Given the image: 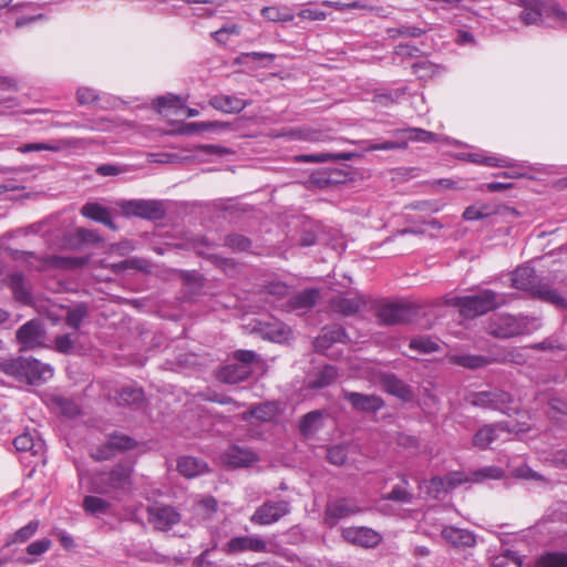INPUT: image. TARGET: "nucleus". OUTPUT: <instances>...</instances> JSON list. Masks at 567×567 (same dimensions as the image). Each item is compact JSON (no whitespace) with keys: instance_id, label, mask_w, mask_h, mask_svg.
<instances>
[{"instance_id":"1","label":"nucleus","mask_w":567,"mask_h":567,"mask_svg":"<svg viewBox=\"0 0 567 567\" xmlns=\"http://www.w3.org/2000/svg\"><path fill=\"white\" fill-rule=\"evenodd\" d=\"M505 303V295L491 289L480 290L476 295L452 297L447 300V305L457 307L461 315L467 318L485 315Z\"/></svg>"},{"instance_id":"2","label":"nucleus","mask_w":567,"mask_h":567,"mask_svg":"<svg viewBox=\"0 0 567 567\" xmlns=\"http://www.w3.org/2000/svg\"><path fill=\"white\" fill-rule=\"evenodd\" d=\"M519 3L523 7L519 18L525 25L542 23L544 19H551L559 25L567 23V12L556 3L540 0H519Z\"/></svg>"},{"instance_id":"3","label":"nucleus","mask_w":567,"mask_h":567,"mask_svg":"<svg viewBox=\"0 0 567 567\" xmlns=\"http://www.w3.org/2000/svg\"><path fill=\"white\" fill-rule=\"evenodd\" d=\"M133 470L127 464H116L110 472L100 473L92 480V489L97 494H110L115 491H128L132 485Z\"/></svg>"},{"instance_id":"4","label":"nucleus","mask_w":567,"mask_h":567,"mask_svg":"<svg viewBox=\"0 0 567 567\" xmlns=\"http://www.w3.org/2000/svg\"><path fill=\"white\" fill-rule=\"evenodd\" d=\"M532 319L525 316H513L508 313L496 315L491 318L487 332L499 339L512 338L529 330Z\"/></svg>"},{"instance_id":"5","label":"nucleus","mask_w":567,"mask_h":567,"mask_svg":"<svg viewBox=\"0 0 567 567\" xmlns=\"http://www.w3.org/2000/svg\"><path fill=\"white\" fill-rule=\"evenodd\" d=\"M470 402L474 406L499 411L507 415L516 412V409L512 406L514 402L512 394L499 389L473 393Z\"/></svg>"},{"instance_id":"6","label":"nucleus","mask_w":567,"mask_h":567,"mask_svg":"<svg viewBox=\"0 0 567 567\" xmlns=\"http://www.w3.org/2000/svg\"><path fill=\"white\" fill-rule=\"evenodd\" d=\"M122 214L126 217H140L150 220H159L165 216L162 202L153 199L123 200L118 204Z\"/></svg>"},{"instance_id":"7","label":"nucleus","mask_w":567,"mask_h":567,"mask_svg":"<svg viewBox=\"0 0 567 567\" xmlns=\"http://www.w3.org/2000/svg\"><path fill=\"white\" fill-rule=\"evenodd\" d=\"M16 337L21 350H33L45 346L47 332L40 320H29L17 330Z\"/></svg>"},{"instance_id":"8","label":"nucleus","mask_w":567,"mask_h":567,"mask_svg":"<svg viewBox=\"0 0 567 567\" xmlns=\"http://www.w3.org/2000/svg\"><path fill=\"white\" fill-rule=\"evenodd\" d=\"M290 513V505L286 501L265 502L256 508L250 522L257 525H270Z\"/></svg>"},{"instance_id":"9","label":"nucleus","mask_w":567,"mask_h":567,"mask_svg":"<svg viewBox=\"0 0 567 567\" xmlns=\"http://www.w3.org/2000/svg\"><path fill=\"white\" fill-rule=\"evenodd\" d=\"M147 520L157 530H167L181 520V515L168 505H152L147 507Z\"/></svg>"},{"instance_id":"10","label":"nucleus","mask_w":567,"mask_h":567,"mask_svg":"<svg viewBox=\"0 0 567 567\" xmlns=\"http://www.w3.org/2000/svg\"><path fill=\"white\" fill-rule=\"evenodd\" d=\"M342 395L357 412L377 413L384 406L383 399L377 394H364L343 390Z\"/></svg>"},{"instance_id":"11","label":"nucleus","mask_w":567,"mask_h":567,"mask_svg":"<svg viewBox=\"0 0 567 567\" xmlns=\"http://www.w3.org/2000/svg\"><path fill=\"white\" fill-rule=\"evenodd\" d=\"M412 316L413 310L411 307L398 302L384 303L378 309V318L385 326L408 322Z\"/></svg>"},{"instance_id":"12","label":"nucleus","mask_w":567,"mask_h":567,"mask_svg":"<svg viewBox=\"0 0 567 567\" xmlns=\"http://www.w3.org/2000/svg\"><path fill=\"white\" fill-rule=\"evenodd\" d=\"M380 384L386 393L403 402H410L414 398L412 388L393 373L381 374Z\"/></svg>"},{"instance_id":"13","label":"nucleus","mask_w":567,"mask_h":567,"mask_svg":"<svg viewBox=\"0 0 567 567\" xmlns=\"http://www.w3.org/2000/svg\"><path fill=\"white\" fill-rule=\"evenodd\" d=\"M342 536L350 544L368 548L378 546L382 539L379 533L368 527L346 528Z\"/></svg>"},{"instance_id":"14","label":"nucleus","mask_w":567,"mask_h":567,"mask_svg":"<svg viewBox=\"0 0 567 567\" xmlns=\"http://www.w3.org/2000/svg\"><path fill=\"white\" fill-rule=\"evenodd\" d=\"M498 432L511 433L512 429L506 422L485 424L474 434L472 440L473 446L481 450H486L491 443L497 440Z\"/></svg>"},{"instance_id":"15","label":"nucleus","mask_w":567,"mask_h":567,"mask_svg":"<svg viewBox=\"0 0 567 567\" xmlns=\"http://www.w3.org/2000/svg\"><path fill=\"white\" fill-rule=\"evenodd\" d=\"M267 543L258 537L238 536L231 538L225 546L224 551L227 555L250 550L255 553L266 551Z\"/></svg>"},{"instance_id":"16","label":"nucleus","mask_w":567,"mask_h":567,"mask_svg":"<svg viewBox=\"0 0 567 567\" xmlns=\"http://www.w3.org/2000/svg\"><path fill=\"white\" fill-rule=\"evenodd\" d=\"M224 461L227 465L233 467H249L257 463L259 457L250 449L234 445L225 452Z\"/></svg>"},{"instance_id":"17","label":"nucleus","mask_w":567,"mask_h":567,"mask_svg":"<svg viewBox=\"0 0 567 567\" xmlns=\"http://www.w3.org/2000/svg\"><path fill=\"white\" fill-rule=\"evenodd\" d=\"M52 375L53 370L49 364H43L37 359L25 358L22 381L35 384L50 379Z\"/></svg>"},{"instance_id":"18","label":"nucleus","mask_w":567,"mask_h":567,"mask_svg":"<svg viewBox=\"0 0 567 567\" xmlns=\"http://www.w3.org/2000/svg\"><path fill=\"white\" fill-rule=\"evenodd\" d=\"M529 293L534 298L550 303L557 308L565 309L567 307L566 299L548 282L537 280Z\"/></svg>"},{"instance_id":"19","label":"nucleus","mask_w":567,"mask_h":567,"mask_svg":"<svg viewBox=\"0 0 567 567\" xmlns=\"http://www.w3.org/2000/svg\"><path fill=\"white\" fill-rule=\"evenodd\" d=\"M348 338L343 327L333 324L326 327L315 340V348L317 351L323 352L329 349L334 342H344Z\"/></svg>"},{"instance_id":"20","label":"nucleus","mask_w":567,"mask_h":567,"mask_svg":"<svg viewBox=\"0 0 567 567\" xmlns=\"http://www.w3.org/2000/svg\"><path fill=\"white\" fill-rule=\"evenodd\" d=\"M442 537L456 548L473 547L476 544L475 535L466 529L446 526L442 529Z\"/></svg>"},{"instance_id":"21","label":"nucleus","mask_w":567,"mask_h":567,"mask_svg":"<svg viewBox=\"0 0 567 567\" xmlns=\"http://www.w3.org/2000/svg\"><path fill=\"white\" fill-rule=\"evenodd\" d=\"M41 266L39 270L45 268H61V269H76L82 268L87 264L86 257H62V256H47L39 259Z\"/></svg>"},{"instance_id":"22","label":"nucleus","mask_w":567,"mask_h":567,"mask_svg":"<svg viewBox=\"0 0 567 567\" xmlns=\"http://www.w3.org/2000/svg\"><path fill=\"white\" fill-rule=\"evenodd\" d=\"M251 372V368L234 360L220 369L218 379L224 383L236 384L249 378Z\"/></svg>"},{"instance_id":"23","label":"nucleus","mask_w":567,"mask_h":567,"mask_svg":"<svg viewBox=\"0 0 567 567\" xmlns=\"http://www.w3.org/2000/svg\"><path fill=\"white\" fill-rule=\"evenodd\" d=\"M467 482H473V476H468L458 471L451 472L445 476H436L431 480V484L436 492H449Z\"/></svg>"},{"instance_id":"24","label":"nucleus","mask_w":567,"mask_h":567,"mask_svg":"<svg viewBox=\"0 0 567 567\" xmlns=\"http://www.w3.org/2000/svg\"><path fill=\"white\" fill-rule=\"evenodd\" d=\"M81 214L86 218L105 225L112 230L117 229L112 220L111 212L99 203H86L82 206Z\"/></svg>"},{"instance_id":"25","label":"nucleus","mask_w":567,"mask_h":567,"mask_svg":"<svg viewBox=\"0 0 567 567\" xmlns=\"http://www.w3.org/2000/svg\"><path fill=\"white\" fill-rule=\"evenodd\" d=\"M8 286L10 287L13 297L17 301L23 305H30L32 302V296L30 292V285L25 280L24 276L20 272H14L8 277Z\"/></svg>"},{"instance_id":"26","label":"nucleus","mask_w":567,"mask_h":567,"mask_svg":"<svg viewBox=\"0 0 567 567\" xmlns=\"http://www.w3.org/2000/svg\"><path fill=\"white\" fill-rule=\"evenodd\" d=\"M367 306V301L362 296L338 297L331 301V308L334 312L352 316Z\"/></svg>"},{"instance_id":"27","label":"nucleus","mask_w":567,"mask_h":567,"mask_svg":"<svg viewBox=\"0 0 567 567\" xmlns=\"http://www.w3.org/2000/svg\"><path fill=\"white\" fill-rule=\"evenodd\" d=\"M209 105L224 113H239L248 103L237 96L219 94L210 97Z\"/></svg>"},{"instance_id":"28","label":"nucleus","mask_w":567,"mask_h":567,"mask_svg":"<svg viewBox=\"0 0 567 567\" xmlns=\"http://www.w3.org/2000/svg\"><path fill=\"white\" fill-rule=\"evenodd\" d=\"M512 286L519 290L530 292L537 281L534 268L519 266L512 272Z\"/></svg>"},{"instance_id":"29","label":"nucleus","mask_w":567,"mask_h":567,"mask_svg":"<svg viewBox=\"0 0 567 567\" xmlns=\"http://www.w3.org/2000/svg\"><path fill=\"white\" fill-rule=\"evenodd\" d=\"M319 297L320 291L318 289H306L290 298V309L301 311L309 310L316 306Z\"/></svg>"},{"instance_id":"30","label":"nucleus","mask_w":567,"mask_h":567,"mask_svg":"<svg viewBox=\"0 0 567 567\" xmlns=\"http://www.w3.org/2000/svg\"><path fill=\"white\" fill-rule=\"evenodd\" d=\"M178 472L190 478L204 473L207 470V464L196 457L183 456L177 462Z\"/></svg>"},{"instance_id":"31","label":"nucleus","mask_w":567,"mask_h":567,"mask_svg":"<svg viewBox=\"0 0 567 567\" xmlns=\"http://www.w3.org/2000/svg\"><path fill=\"white\" fill-rule=\"evenodd\" d=\"M452 364L467 369H480L492 363V359L476 354H453L449 358Z\"/></svg>"},{"instance_id":"32","label":"nucleus","mask_w":567,"mask_h":567,"mask_svg":"<svg viewBox=\"0 0 567 567\" xmlns=\"http://www.w3.org/2000/svg\"><path fill=\"white\" fill-rule=\"evenodd\" d=\"M13 445L17 451L31 452L35 455L42 450L43 442L34 434L24 432L13 440Z\"/></svg>"},{"instance_id":"33","label":"nucleus","mask_w":567,"mask_h":567,"mask_svg":"<svg viewBox=\"0 0 567 567\" xmlns=\"http://www.w3.org/2000/svg\"><path fill=\"white\" fill-rule=\"evenodd\" d=\"M467 159L474 164L491 166V167H516L517 164L508 157L484 156L477 153L467 155Z\"/></svg>"},{"instance_id":"34","label":"nucleus","mask_w":567,"mask_h":567,"mask_svg":"<svg viewBox=\"0 0 567 567\" xmlns=\"http://www.w3.org/2000/svg\"><path fill=\"white\" fill-rule=\"evenodd\" d=\"M354 157V153L342 152V153H318V154H305L297 157L298 161L310 162V163H326L330 161H349Z\"/></svg>"},{"instance_id":"35","label":"nucleus","mask_w":567,"mask_h":567,"mask_svg":"<svg viewBox=\"0 0 567 567\" xmlns=\"http://www.w3.org/2000/svg\"><path fill=\"white\" fill-rule=\"evenodd\" d=\"M322 413L318 410L311 411L302 416L299 430L302 435H312L321 427Z\"/></svg>"},{"instance_id":"36","label":"nucleus","mask_w":567,"mask_h":567,"mask_svg":"<svg viewBox=\"0 0 567 567\" xmlns=\"http://www.w3.org/2000/svg\"><path fill=\"white\" fill-rule=\"evenodd\" d=\"M338 378L337 368L333 365H324L318 373L316 378L310 381V388L321 389L330 385Z\"/></svg>"},{"instance_id":"37","label":"nucleus","mask_w":567,"mask_h":567,"mask_svg":"<svg viewBox=\"0 0 567 567\" xmlns=\"http://www.w3.org/2000/svg\"><path fill=\"white\" fill-rule=\"evenodd\" d=\"M359 511L360 509L355 505L350 504L346 499H340L328 506L327 514L329 517L340 519L351 514H355Z\"/></svg>"},{"instance_id":"38","label":"nucleus","mask_w":567,"mask_h":567,"mask_svg":"<svg viewBox=\"0 0 567 567\" xmlns=\"http://www.w3.org/2000/svg\"><path fill=\"white\" fill-rule=\"evenodd\" d=\"M24 360L25 358L23 357L3 360L0 362V371L6 373L7 375L16 378L19 381H22Z\"/></svg>"},{"instance_id":"39","label":"nucleus","mask_w":567,"mask_h":567,"mask_svg":"<svg viewBox=\"0 0 567 567\" xmlns=\"http://www.w3.org/2000/svg\"><path fill=\"white\" fill-rule=\"evenodd\" d=\"M261 16L271 22H287L293 20L292 12L286 7H264Z\"/></svg>"},{"instance_id":"40","label":"nucleus","mask_w":567,"mask_h":567,"mask_svg":"<svg viewBox=\"0 0 567 567\" xmlns=\"http://www.w3.org/2000/svg\"><path fill=\"white\" fill-rule=\"evenodd\" d=\"M83 508L87 514L102 515L110 511L111 504L99 496H85L83 499Z\"/></svg>"},{"instance_id":"41","label":"nucleus","mask_w":567,"mask_h":567,"mask_svg":"<svg viewBox=\"0 0 567 567\" xmlns=\"http://www.w3.org/2000/svg\"><path fill=\"white\" fill-rule=\"evenodd\" d=\"M537 565L538 567H567V553H546L538 558Z\"/></svg>"},{"instance_id":"42","label":"nucleus","mask_w":567,"mask_h":567,"mask_svg":"<svg viewBox=\"0 0 567 567\" xmlns=\"http://www.w3.org/2000/svg\"><path fill=\"white\" fill-rule=\"evenodd\" d=\"M426 32L425 29L412 25H400L395 28H388L386 34L390 39L396 38H419Z\"/></svg>"},{"instance_id":"43","label":"nucleus","mask_w":567,"mask_h":567,"mask_svg":"<svg viewBox=\"0 0 567 567\" xmlns=\"http://www.w3.org/2000/svg\"><path fill=\"white\" fill-rule=\"evenodd\" d=\"M39 528V520H31L25 526L18 529L11 537L10 540L7 542L6 546H10L12 543H24L29 538H31Z\"/></svg>"},{"instance_id":"44","label":"nucleus","mask_w":567,"mask_h":567,"mask_svg":"<svg viewBox=\"0 0 567 567\" xmlns=\"http://www.w3.org/2000/svg\"><path fill=\"white\" fill-rule=\"evenodd\" d=\"M409 348L420 353H432L439 350V344L429 337H417L410 341Z\"/></svg>"},{"instance_id":"45","label":"nucleus","mask_w":567,"mask_h":567,"mask_svg":"<svg viewBox=\"0 0 567 567\" xmlns=\"http://www.w3.org/2000/svg\"><path fill=\"white\" fill-rule=\"evenodd\" d=\"M87 315V308L85 305H79L74 309H71L66 313V324L75 330H79L82 323V320Z\"/></svg>"},{"instance_id":"46","label":"nucleus","mask_w":567,"mask_h":567,"mask_svg":"<svg viewBox=\"0 0 567 567\" xmlns=\"http://www.w3.org/2000/svg\"><path fill=\"white\" fill-rule=\"evenodd\" d=\"M109 441L111 442V446L114 447L116 453L128 451L136 446V441L124 434H112L109 436Z\"/></svg>"},{"instance_id":"47","label":"nucleus","mask_w":567,"mask_h":567,"mask_svg":"<svg viewBox=\"0 0 567 567\" xmlns=\"http://www.w3.org/2000/svg\"><path fill=\"white\" fill-rule=\"evenodd\" d=\"M493 213V208L488 205H473L464 210L463 218L465 220H478L491 216Z\"/></svg>"},{"instance_id":"48","label":"nucleus","mask_w":567,"mask_h":567,"mask_svg":"<svg viewBox=\"0 0 567 567\" xmlns=\"http://www.w3.org/2000/svg\"><path fill=\"white\" fill-rule=\"evenodd\" d=\"M492 567H522V561L515 553L506 550L493 559Z\"/></svg>"},{"instance_id":"49","label":"nucleus","mask_w":567,"mask_h":567,"mask_svg":"<svg viewBox=\"0 0 567 567\" xmlns=\"http://www.w3.org/2000/svg\"><path fill=\"white\" fill-rule=\"evenodd\" d=\"M248 415L254 416L255 419L262 422L270 421L275 416V408L269 403L259 404L248 413H245L244 419L246 420Z\"/></svg>"},{"instance_id":"50","label":"nucleus","mask_w":567,"mask_h":567,"mask_svg":"<svg viewBox=\"0 0 567 567\" xmlns=\"http://www.w3.org/2000/svg\"><path fill=\"white\" fill-rule=\"evenodd\" d=\"M225 246L234 250L246 251L251 247V240L239 234H230L225 237Z\"/></svg>"},{"instance_id":"51","label":"nucleus","mask_w":567,"mask_h":567,"mask_svg":"<svg viewBox=\"0 0 567 567\" xmlns=\"http://www.w3.org/2000/svg\"><path fill=\"white\" fill-rule=\"evenodd\" d=\"M143 399L142 389L134 386H124L118 392V400L122 404H134Z\"/></svg>"},{"instance_id":"52","label":"nucleus","mask_w":567,"mask_h":567,"mask_svg":"<svg viewBox=\"0 0 567 567\" xmlns=\"http://www.w3.org/2000/svg\"><path fill=\"white\" fill-rule=\"evenodd\" d=\"M105 268L110 269L112 272L118 275L127 269H142L143 260L138 258H130L122 260L120 262L109 264Z\"/></svg>"},{"instance_id":"53","label":"nucleus","mask_w":567,"mask_h":567,"mask_svg":"<svg viewBox=\"0 0 567 567\" xmlns=\"http://www.w3.org/2000/svg\"><path fill=\"white\" fill-rule=\"evenodd\" d=\"M184 101L181 96L174 94H167L164 96H159L155 100L154 106L161 113L165 109H173L177 106H182Z\"/></svg>"},{"instance_id":"54","label":"nucleus","mask_w":567,"mask_h":567,"mask_svg":"<svg viewBox=\"0 0 567 567\" xmlns=\"http://www.w3.org/2000/svg\"><path fill=\"white\" fill-rule=\"evenodd\" d=\"M414 74L419 78L424 79L434 75L439 71V65L432 63L431 61L424 60L420 62H415L412 65Z\"/></svg>"},{"instance_id":"55","label":"nucleus","mask_w":567,"mask_h":567,"mask_svg":"<svg viewBox=\"0 0 567 567\" xmlns=\"http://www.w3.org/2000/svg\"><path fill=\"white\" fill-rule=\"evenodd\" d=\"M404 132L409 133V140L432 143L437 141L436 134L425 131L423 128L411 127Z\"/></svg>"},{"instance_id":"56","label":"nucleus","mask_w":567,"mask_h":567,"mask_svg":"<svg viewBox=\"0 0 567 567\" xmlns=\"http://www.w3.org/2000/svg\"><path fill=\"white\" fill-rule=\"evenodd\" d=\"M327 460L333 465H342L347 460V450L343 445H333L327 451Z\"/></svg>"},{"instance_id":"57","label":"nucleus","mask_w":567,"mask_h":567,"mask_svg":"<svg viewBox=\"0 0 567 567\" xmlns=\"http://www.w3.org/2000/svg\"><path fill=\"white\" fill-rule=\"evenodd\" d=\"M74 339L70 333L56 336L54 339V349L55 351L68 354L74 348Z\"/></svg>"},{"instance_id":"58","label":"nucleus","mask_w":567,"mask_h":567,"mask_svg":"<svg viewBox=\"0 0 567 567\" xmlns=\"http://www.w3.org/2000/svg\"><path fill=\"white\" fill-rule=\"evenodd\" d=\"M75 236L85 244L95 245L102 241V237L95 230L83 227L76 228Z\"/></svg>"},{"instance_id":"59","label":"nucleus","mask_w":567,"mask_h":567,"mask_svg":"<svg viewBox=\"0 0 567 567\" xmlns=\"http://www.w3.org/2000/svg\"><path fill=\"white\" fill-rule=\"evenodd\" d=\"M473 482H480L484 478H501L503 476V471L498 467L489 466L481 468L473 473Z\"/></svg>"},{"instance_id":"60","label":"nucleus","mask_w":567,"mask_h":567,"mask_svg":"<svg viewBox=\"0 0 567 567\" xmlns=\"http://www.w3.org/2000/svg\"><path fill=\"white\" fill-rule=\"evenodd\" d=\"M234 360L238 363L245 364L247 368H251V364L259 362L258 355L251 350H237L234 352Z\"/></svg>"},{"instance_id":"61","label":"nucleus","mask_w":567,"mask_h":567,"mask_svg":"<svg viewBox=\"0 0 567 567\" xmlns=\"http://www.w3.org/2000/svg\"><path fill=\"white\" fill-rule=\"evenodd\" d=\"M406 147H408L406 141H401V142L386 141L383 143H372L367 147V150L368 151H390V150H404Z\"/></svg>"},{"instance_id":"62","label":"nucleus","mask_w":567,"mask_h":567,"mask_svg":"<svg viewBox=\"0 0 567 567\" xmlns=\"http://www.w3.org/2000/svg\"><path fill=\"white\" fill-rule=\"evenodd\" d=\"M412 498L413 496L411 493L399 486L393 487V489L389 494L383 496V499L402 503H410Z\"/></svg>"},{"instance_id":"63","label":"nucleus","mask_w":567,"mask_h":567,"mask_svg":"<svg viewBox=\"0 0 567 567\" xmlns=\"http://www.w3.org/2000/svg\"><path fill=\"white\" fill-rule=\"evenodd\" d=\"M52 542L49 538H42L28 545L27 553L29 555H42L50 549Z\"/></svg>"},{"instance_id":"64","label":"nucleus","mask_w":567,"mask_h":567,"mask_svg":"<svg viewBox=\"0 0 567 567\" xmlns=\"http://www.w3.org/2000/svg\"><path fill=\"white\" fill-rule=\"evenodd\" d=\"M116 454L113 446H111V442L107 440L104 444L99 446L94 453H92V457L96 461H105L110 460Z\"/></svg>"}]
</instances>
